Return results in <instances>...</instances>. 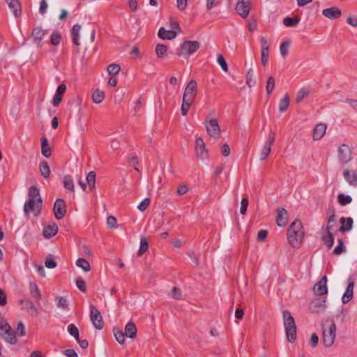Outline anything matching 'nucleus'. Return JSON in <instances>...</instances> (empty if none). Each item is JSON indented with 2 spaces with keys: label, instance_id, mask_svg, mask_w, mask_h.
I'll return each instance as SVG.
<instances>
[{
  "label": "nucleus",
  "instance_id": "4d7b16f0",
  "mask_svg": "<svg viewBox=\"0 0 357 357\" xmlns=\"http://www.w3.org/2000/svg\"><path fill=\"white\" fill-rule=\"evenodd\" d=\"M76 285L77 287V288L82 292H86V283L84 282V280L79 277L76 279Z\"/></svg>",
  "mask_w": 357,
  "mask_h": 357
},
{
  "label": "nucleus",
  "instance_id": "a19ab883",
  "mask_svg": "<svg viewBox=\"0 0 357 357\" xmlns=\"http://www.w3.org/2000/svg\"><path fill=\"white\" fill-rule=\"evenodd\" d=\"M338 245L334 248L333 253L335 255H340L346 252V248L344 245V241L341 238L337 239Z\"/></svg>",
  "mask_w": 357,
  "mask_h": 357
},
{
  "label": "nucleus",
  "instance_id": "6e6d98bb",
  "mask_svg": "<svg viewBox=\"0 0 357 357\" xmlns=\"http://www.w3.org/2000/svg\"><path fill=\"white\" fill-rule=\"evenodd\" d=\"M218 63L222 68V70L225 72L228 71L227 63L222 54H218Z\"/></svg>",
  "mask_w": 357,
  "mask_h": 357
},
{
  "label": "nucleus",
  "instance_id": "bb28decb",
  "mask_svg": "<svg viewBox=\"0 0 357 357\" xmlns=\"http://www.w3.org/2000/svg\"><path fill=\"white\" fill-rule=\"evenodd\" d=\"M326 125L324 123H318L313 130L314 140H319L326 133Z\"/></svg>",
  "mask_w": 357,
  "mask_h": 357
},
{
  "label": "nucleus",
  "instance_id": "c85d7f7f",
  "mask_svg": "<svg viewBox=\"0 0 357 357\" xmlns=\"http://www.w3.org/2000/svg\"><path fill=\"white\" fill-rule=\"evenodd\" d=\"M326 236H323L321 240L325 243L328 249L331 248L334 243V236L331 233V226L326 227Z\"/></svg>",
  "mask_w": 357,
  "mask_h": 357
},
{
  "label": "nucleus",
  "instance_id": "338daca9",
  "mask_svg": "<svg viewBox=\"0 0 357 357\" xmlns=\"http://www.w3.org/2000/svg\"><path fill=\"white\" fill-rule=\"evenodd\" d=\"M347 23L354 27H357V17L356 16L348 17L347 18Z\"/></svg>",
  "mask_w": 357,
  "mask_h": 357
},
{
  "label": "nucleus",
  "instance_id": "a18cd8bd",
  "mask_svg": "<svg viewBox=\"0 0 357 357\" xmlns=\"http://www.w3.org/2000/svg\"><path fill=\"white\" fill-rule=\"evenodd\" d=\"M61 39V35L60 32H59L58 31H54L52 33L51 37H50L51 44L54 46H56L60 43Z\"/></svg>",
  "mask_w": 357,
  "mask_h": 357
},
{
  "label": "nucleus",
  "instance_id": "69168bd1",
  "mask_svg": "<svg viewBox=\"0 0 357 357\" xmlns=\"http://www.w3.org/2000/svg\"><path fill=\"white\" fill-rule=\"evenodd\" d=\"M107 225L111 228V229H114L116 227V219L114 216H112V215H110L109 217H107Z\"/></svg>",
  "mask_w": 357,
  "mask_h": 357
},
{
  "label": "nucleus",
  "instance_id": "de8ad7c7",
  "mask_svg": "<svg viewBox=\"0 0 357 357\" xmlns=\"http://www.w3.org/2000/svg\"><path fill=\"white\" fill-rule=\"evenodd\" d=\"M309 93H310V90L305 89V88H302L298 92V94H297V96L296 98V102L297 103L301 102L304 98H305L306 96H307L309 95Z\"/></svg>",
  "mask_w": 357,
  "mask_h": 357
},
{
  "label": "nucleus",
  "instance_id": "c756f323",
  "mask_svg": "<svg viewBox=\"0 0 357 357\" xmlns=\"http://www.w3.org/2000/svg\"><path fill=\"white\" fill-rule=\"evenodd\" d=\"M137 329L135 324L132 321H129L125 327V335L131 339L135 338Z\"/></svg>",
  "mask_w": 357,
  "mask_h": 357
},
{
  "label": "nucleus",
  "instance_id": "4c0bfd02",
  "mask_svg": "<svg viewBox=\"0 0 357 357\" xmlns=\"http://www.w3.org/2000/svg\"><path fill=\"white\" fill-rule=\"evenodd\" d=\"M149 248V243L146 237L142 236L140 239V246L137 252V256L141 257Z\"/></svg>",
  "mask_w": 357,
  "mask_h": 357
},
{
  "label": "nucleus",
  "instance_id": "aec40b11",
  "mask_svg": "<svg viewBox=\"0 0 357 357\" xmlns=\"http://www.w3.org/2000/svg\"><path fill=\"white\" fill-rule=\"evenodd\" d=\"M322 15L327 18L336 20L341 17L342 11L339 8L333 6L324 9Z\"/></svg>",
  "mask_w": 357,
  "mask_h": 357
},
{
  "label": "nucleus",
  "instance_id": "864d4df0",
  "mask_svg": "<svg viewBox=\"0 0 357 357\" xmlns=\"http://www.w3.org/2000/svg\"><path fill=\"white\" fill-rule=\"evenodd\" d=\"M45 266L48 268H54L56 266V262L52 255H49L45 261Z\"/></svg>",
  "mask_w": 357,
  "mask_h": 357
},
{
  "label": "nucleus",
  "instance_id": "9d476101",
  "mask_svg": "<svg viewBox=\"0 0 357 357\" xmlns=\"http://www.w3.org/2000/svg\"><path fill=\"white\" fill-rule=\"evenodd\" d=\"M47 33V30L43 29L40 26L33 28L31 32L33 43L36 45L37 47H41L43 40Z\"/></svg>",
  "mask_w": 357,
  "mask_h": 357
},
{
  "label": "nucleus",
  "instance_id": "423d86ee",
  "mask_svg": "<svg viewBox=\"0 0 357 357\" xmlns=\"http://www.w3.org/2000/svg\"><path fill=\"white\" fill-rule=\"evenodd\" d=\"M200 47L198 41L185 40L176 50V55L178 56H190L194 54Z\"/></svg>",
  "mask_w": 357,
  "mask_h": 357
},
{
  "label": "nucleus",
  "instance_id": "6e6552de",
  "mask_svg": "<svg viewBox=\"0 0 357 357\" xmlns=\"http://www.w3.org/2000/svg\"><path fill=\"white\" fill-rule=\"evenodd\" d=\"M251 6L250 0H238L235 10L243 19H245L249 15Z\"/></svg>",
  "mask_w": 357,
  "mask_h": 357
},
{
  "label": "nucleus",
  "instance_id": "09e8293b",
  "mask_svg": "<svg viewBox=\"0 0 357 357\" xmlns=\"http://www.w3.org/2000/svg\"><path fill=\"white\" fill-rule=\"evenodd\" d=\"M86 181L91 188H93L96 184V172H90L86 176Z\"/></svg>",
  "mask_w": 357,
  "mask_h": 357
},
{
  "label": "nucleus",
  "instance_id": "1a4fd4ad",
  "mask_svg": "<svg viewBox=\"0 0 357 357\" xmlns=\"http://www.w3.org/2000/svg\"><path fill=\"white\" fill-rule=\"evenodd\" d=\"M275 134L273 131H271L267 140L264 143L263 149L260 153V160H264L268 156L271 151V147L275 142Z\"/></svg>",
  "mask_w": 357,
  "mask_h": 357
},
{
  "label": "nucleus",
  "instance_id": "5701e85b",
  "mask_svg": "<svg viewBox=\"0 0 357 357\" xmlns=\"http://www.w3.org/2000/svg\"><path fill=\"white\" fill-rule=\"evenodd\" d=\"M340 222L341 224V226L339 228V231L340 232L344 233L346 231H350L352 229L354 221L351 217H342L340 220Z\"/></svg>",
  "mask_w": 357,
  "mask_h": 357
},
{
  "label": "nucleus",
  "instance_id": "f8f14e48",
  "mask_svg": "<svg viewBox=\"0 0 357 357\" xmlns=\"http://www.w3.org/2000/svg\"><path fill=\"white\" fill-rule=\"evenodd\" d=\"M338 159L342 163H347L351 160V150L349 145L342 144L338 149Z\"/></svg>",
  "mask_w": 357,
  "mask_h": 357
},
{
  "label": "nucleus",
  "instance_id": "72a5a7b5",
  "mask_svg": "<svg viewBox=\"0 0 357 357\" xmlns=\"http://www.w3.org/2000/svg\"><path fill=\"white\" fill-rule=\"evenodd\" d=\"M40 172L45 178H48L50 176V169L47 161L43 160L39 165Z\"/></svg>",
  "mask_w": 357,
  "mask_h": 357
},
{
  "label": "nucleus",
  "instance_id": "412c9836",
  "mask_svg": "<svg viewBox=\"0 0 357 357\" xmlns=\"http://www.w3.org/2000/svg\"><path fill=\"white\" fill-rule=\"evenodd\" d=\"M66 91V86L64 84H61L57 87L56 93L54 94L52 100V105L54 107H57L61 102L63 96L65 93Z\"/></svg>",
  "mask_w": 357,
  "mask_h": 357
},
{
  "label": "nucleus",
  "instance_id": "8fccbe9b",
  "mask_svg": "<svg viewBox=\"0 0 357 357\" xmlns=\"http://www.w3.org/2000/svg\"><path fill=\"white\" fill-rule=\"evenodd\" d=\"M57 307L62 308L63 310H68V303L67 299L63 296H59L56 298Z\"/></svg>",
  "mask_w": 357,
  "mask_h": 357
},
{
  "label": "nucleus",
  "instance_id": "f3484780",
  "mask_svg": "<svg viewBox=\"0 0 357 357\" xmlns=\"http://www.w3.org/2000/svg\"><path fill=\"white\" fill-rule=\"evenodd\" d=\"M276 223L279 227H284L288 222L289 214L284 208H278L276 210Z\"/></svg>",
  "mask_w": 357,
  "mask_h": 357
},
{
  "label": "nucleus",
  "instance_id": "c03bdc74",
  "mask_svg": "<svg viewBox=\"0 0 357 357\" xmlns=\"http://www.w3.org/2000/svg\"><path fill=\"white\" fill-rule=\"evenodd\" d=\"M114 334L116 341L119 344H123L125 342V336H126L125 335V332L123 333L122 331L114 328Z\"/></svg>",
  "mask_w": 357,
  "mask_h": 357
},
{
  "label": "nucleus",
  "instance_id": "13d9d810",
  "mask_svg": "<svg viewBox=\"0 0 357 357\" xmlns=\"http://www.w3.org/2000/svg\"><path fill=\"white\" fill-rule=\"evenodd\" d=\"M151 202V199L149 198H145L142 202H140V204L138 205L137 208L140 211H144L148 206H149Z\"/></svg>",
  "mask_w": 357,
  "mask_h": 357
},
{
  "label": "nucleus",
  "instance_id": "c9c22d12",
  "mask_svg": "<svg viewBox=\"0 0 357 357\" xmlns=\"http://www.w3.org/2000/svg\"><path fill=\"white\" fill-rule=\"evenodd\" d=\"M63 183L64 187L67 190H68L73 192L75 191L74 181H73V179L72 178L71 176L66 175L63 177Z\"/></svg>",
  "mask_w": 357,
  "mask_h": 357
},
{
  "label": "nucleus",
  "instance_id": "603ef678",
  "mask_svg": "<svg viewBox=\"0 0 357 357\" xmlns=\"http://www.w3.org/2000/svg\"><path fill=\"white\" fill-rule=\"evenodd\" d=\"M121 70V67L118 64H110L107 66V70L109 75H117Z\"/></svg>",
  "mask_w": 357,
  "mask_h": 357
},
{
  "label": "nucleus",
  "instance_id": "f257e3e1",
  "mask_svg": "<svg viewBox=\"0 0 357 357\" xmlns=\"http://www.w3.org/2000/svg\"><path fill=\"white\" fill-rule=\"evenodd\" d=\"M305 231L300 220H295L289 226L287 238L289 243L294 248H299L304 238Z\"/></svg>",
  "mask_w": 357,
  "mask_h": 357
},
{
  "label": "nucleus",
  "instance_id": "a878e982",
  "mask_svg": "<svg viewBox=\"0 0 357 357\" xmlns=\"http://www.w3.org/2000/svg\"><path fill=\"white\" fill-rule=\"evenodd\" d=\"M8 3V7L13 13L15 17H19L21 15L22 9L21 4L19 0H5Z\"/></svg>",
  "mask_w": 357,
  "mask_h": 357
},
{
  "label": "nucleus",
  "instance_id": "393cba45",
  "mask_svg": "<svg viewBox=\"0 0 357 357\" xmlns=\"http://www.w3.org/2000/svg\"><path fill=\"white\" fill-rule=\"evenodd\" d=\"M58 226L56 223L48 225L45 227L43 231V236L46 238H50L54 236L58 232Z\"/></svg>",
  "mask_w": 357,
  "mask_h": 357
},
{
  "label": "nucleus",
  "instance_id": "2f4dec72",
  "mask_svg": "<svg viewBox=\"0 0 357 357\" xmlns=\"http://www.w3.org/2000/svg\"><path fill=\"white\" fill-rule=\"evenodd\" d=\"M29 290H30V294L31 297L36 300L39 301L42 298V294L40 293V291L39 288L38 287V285L35 282H30L29 283Z\"/></svg>",
  "mask_w": 357,
  "mask_h": 357
},
{
  "label": "nucleus",
  "instance_id": "dca6fc26",
  "mask_svg": "<svg viewBox=\"0 0 357 357\" xmlns=\"http://www.w3.org/2000/svg\"><path fill=\"white\" fill-rule=\"evenodd\" d=\"M195 151L197 158L204 160L207 157V150L206 149L205 143L200 137L196 138Z\"/></svg>",
  "mask_w": 357,
  "mask_h": 357
},
{
  "label": "nucleus",
  "instance_id": "0e129e2a",
  "mask_svg": "<svg viewBox=\"0 0 357 357\" xmlns=\"http://www.w3.org/2000/svg\"><path fill=\"white\" fill-rule=\"evenodd\" d=\"M7 304V295L5 291L0 288V305L5 306Z\"/></svg>",
  "mask_w": 357,
  "mask_h": 357
},
{
  "label": "nucleus",
  "instance_id": "b1692460",
  "mask_svg": "<svg viewBox=\"0 0 357 357\" xmlns=\"http://www.w3.org/2000/svg\"><path fill=\"white\" fill-rule=\"evenodd\" d=\"M343 176L351 185L357 186V172L356 171L350 172L349 169H344Z\"/></svg>",
  "mask_w": 357,
  "mask_h": 357
},
{
  "label": "nucleus",
  "instance_id": "9b49d317",
  "mask_svg": "<svg viewBox=\"0 0 357 357\" xmlns=\"http://www.w3.org/2000/svg\"><path fill=\"white\" fill-rule=\"evenodd\" d=\"M54 213L57 220L63 218L66 213V205L63 199H57L54 204Z\"/></svg>",
  "mask_w": 357,
  "mask_h": 357
},
{
  "label": "nucleus",
  "instance_id": "5fc2aeb1",
  "mask_svg": "<svg viewBox=\"0 0 357 357\" xmlns=\"http://www.w3.org/2000/svg\"><path fill=\"white\" fill-rule=\"evenodd\" d=\"M289 46H290V42L287 41V40L283 42L280 45V54L282 56L285 57L288 54V53H289L288 49H289Z\"/></svg>",
  "mask_w": 357,
  "mask_h": 357
},
{
  "label": "nucleus",
  "instance_id": "f704fd0d",
  "mask_svg": "<svg viewBox=\"0 0 357 357\" xmlns=\"http://www.w3.org/2000/svg\"><path fill=\"white\" fill-rule=\"evenodd\" d=\"M105 97L104 91L97 89L94 91V92L92 94V100L93 102L99 104L102 102Z\"/></svg>",
  "mask_w": 357,
  "mask_h": 357
},
{
  "label": "nucleus",
  "instance_id": "e433bc0d",
  "mask_svg": "<svg viewBox=\"0 0 357 357\" xmlns=\"http://www.w3.org/2000/svg\"><path fill=\"white\" fill-rule=\"evenodd\" d=\"M290 98L288 94H286L284 97L280 100L279 103V110L281 113L287 111L289 105Z\"/></svg>",
  "mask_w": 357,
  "mask_h": 357
},
{
  "label": "nucleus",
  "instance_id": "3c124183",
  "mask_svg": "<svg viewBox=\"0 0 357 357\" xmlns=\"http://www.w3.org/2000/svg\"><path fill=\"white\" fill-rule=\"evenodd\" d=\"M275 82L274 77L272 76H270L268 78L266 86V92H267L268 95H270L273 92L274 87H275Z\"/></svg>",
  "mask_w": 357,
  "mask_h": 357
},
{
  "label": "nucleus",
  "instance_id": "cd10ccee",
  "mask_svg": "<svg viewBox=\"0 0 357 357\" xmlns=\"http://www.w3.org/2000/svg\"><path fill=\"white\" fill-rule=\"evenodd\" d=\"M158 37L162 40H172L176 38V32L174 30H166L164 27H160L158 31Z\"/></svg>",
  "mask_w": 357,
  "mask_h": 357
},
{
  "label": "nucleus",
  "instance_id": "bf43d9fd",
  "mask_svg": "<svg viewBox=\"0 0 357 357\" xmlns=\"http://www.w3.org/2000/svg\"><path fill=\"white\" fill-rule=\"evenodd\" d=\"M181 290L176 287H173L171 292V296L174 299L179 300L181 298Z\"/></svg>",
  "mask_w": 357,
  "mask_h": 357
},
{
  "label": "nucleus",
  "instance_id": "79ce46f5",
  "mask_svg": "<svg viewBox=\"0 0 357 357\" xmlns=\"http://www.w3.org/2000/svg\"><path fill=\"white\" fill-rule=\"evenodd\" d=\"M338 202L342 206H345L351 202V197L350 195H344L343 193L339 194L337 196Z\"/></svg>",
  "mask_w": 357,
  "mask_h": 357
},
{
  "label": "nucleus",
  "instance_id": "052dcab7",
  "mask_svg": "<svg viewBox=\"0 0 357 357\" xmlns=\"http://www.w3.org/2000/svg\"><path fill=\"white\" fill-rule=\"evenodd\" d=\"M68 332L73 337L79 333L78 328L73 324H70L68 326Z\"/></svg>",
  "mask_w": 357,
  "mask_h": 357
},
{
  "label": "nucleus",
  "instance_id": "4be33fe9",
  "mask_svg": "<svg viewBox=\"0 0 357 357\" xmlns=\"http://www.w3.org/2000/svg\"><path fill=\"white\" fill-rule=\"evenodd\" d=\"M354 285V282L349 280L346 291L342 298V303L346 304L353 298Z\"/></svg>",
  "mask_w": 357,
  "mask_h": 357
},
{
  "label": "nucleus",
  "instance_id": "f03ea898",
  "mask_svg": "<svg viewBox=\"0 0 357 357\" xmlns=\"http://www.w3.org/2000/svg\"><path fill=\"white\" fill-rule=\"evenodd\" d=\"M197 95V83L196 80L191 79L189 81L184 90L182 105H181V114L186 116L188 110L193 103Z\"/></svg>",
  "mask_w": 357,
  "mask_h": 357
},
{
  "label": "nucleus",
  "instance_id": "39448f33",
  "mask_svg": "<svg viewBox=\"0 0 357 357\" xmlns=\"http://www.w3.org/2000/svg\"><path fill=\"white\" fill-rule=\"evenodd\" d=\"M283 324L287 340L294 342L296 339L297 328L294 317L288 310L283 312Z\"/></svg>",
  "mask_w": 357,
  "mask_h": 357
},
{
  "label": "nucleus",
  "instance_id": "ea45409f",
  "mask_svg": "<svg viewBox=\"0 0 357 357\" xmlns=\"http://www.w3.org/2000/svg\"><path fill=\"white\" fill-rule=\"evenodd\" d=\"M76 265L82 268L85 272H88L91 270L90 264L84 258H79L76 261Z\"/></svg>",
  "mask_w": 357,
  "mask_h": 357
},
{
  "label": "nucleus",
  "instance_id": "20e7f679",
  "mask_svg": "<svg viewBox=\"0 0 357 357\" xmlns=\"http://www.w3.org/2000/svg\"><path fill=\"white\" fill-rule=\"evenodd\" d=\"M323 344L330 347L334 343L336 336V326L334 321L328 318L322 325Z\"/></svg>",
  "mask_w": 357,
  "mask_h": 357
},
{
  "label": "nucleus",
  "instance_id": "6ab92c4d",
  "mask_svg": "<svg viewBox=\"0 0 357 357\" xmlns=\"http://www.w3.org/2000/svg\"><path fill=\"white\" fill-rule=\"evenodd\" d=\"M0 334L6 342L10 343V344H17V340L16 337V333L13 330L11 326L2 331Z\"/></svg>",
  "mask_w": 357,
  "mask_h": 357
},
{
  "label": "nucleus",
  "instance_id": "4468645a",
  "mask_svg": "<svg viewBox=\"0 0 357 357\" xmlns=\"http://www.w3.org/2000/svg\"><path fill=\"white\" fill-rule=\"evenodd\" d=\"M310 310L312 312L316 314H320L325 311L326 305V299L321 298H317L311 301L310 304Z\"/></svg>",
  "mask_w": 357,
  "mask_h": 357
},
{
  "label": "nucleus",
  "instance_id": "a211bd4d",
  "mask_svg": "<svg viewBox=\"0 0 357 357\" xmlns=\"http://www.w3.org/2000/svg\"><path fill=\"white\" fill-rule=\"evenodd\" d=\"M206 130L211 137H217L219 135L220 129L218 121L215 119H211L206 124Z\"/></svg>",
  "mask_w": 357,
  "mask_h": 357
},
{
  "label": "nucleus",
  "instance_id": "774afa93",
  "mask_svg": "<svg viewBox=\"0 0 357 357\" xmlns=\"http://www.w3.org/2000/svg\"><path fill=\"white\" fill-rule=\"evenodd\" d=\"M63 354L68 357H78L77 354L73 349H68L63 351Z\"/></svg>",
  "mask_w": 357,
  "mask_h": 357
},
{
  "label": "nucleus",
  "instance_id": "37998d69",
  "mask_svg": "<svg viewBox=\"0 0 357 357\" xmlns=\"http://www.w3.org/2000/svg\"><path fill=\"white\" fill-rule=\"evenodd\" d=\"M283 23L286 26H296L299 23V19L296 17H286L283 20Z\"/></svg>",
  "mask_w": 357,
  "mask_h": 357
},
{
  "label": "nucleus",
  "instance_id": "ddd939ff",
  "mask_svg": "<svg viewBox=\"0 0 357 357\" xmlns=\"http://www.w3.org/2000/svg\"><path fill=\"white\" fill-rule=\"evenodd\" d=\"M22 310H26L32 317H36L38 315V310L32 301L28 299H21L19 301Z\"/></svg>",
  "mask_w": 357,
  "mask_h": 357
},
{
  "label": "nucleus",
  "instance_id": "49530a36",
  "mask_svg": "<svg viewBox=\"0 0 357 357\" xmlns=\"http://www.w3.org/2000/svg\"><path fill=\"white\" fill-rule=\"evenodd\" d=\"M246 84L249 87L254 86L256 84V81L254 79V72L252 68L249 69L246 74Z\"/></svg>",
  "mask_w": 357,
  "mask_h": 357
},
{
  "label": "nucleus",
  "instance_id": "680f3d73",
  "mask_svg": "<svg viewBox=\"0 0 357 357\" xmlns=\"http://www.w3.org/2000/svg\"><path fill=\"white\" fill-rule=\"evenodd\" d=\"M248 203H249V201L247 197L242 199L241 203V209H240V212L242 215H245L246 213Z\"/></svg>",
  "mask_w": 357,
  "mask_h": 357
},
{
  "label": "nucleus",
  "instance_id": "473e14b6",
  "mask_svg": "<svg viewBox=\"0 0 357 357\" xmlns=\"http://www.w3.org/2000/svg\"><path fill=\"white\" fill-rule=\"evenodd\" d=\"M41 142V152L45 158H50L51 155V149L48 144V140L46 137H43L40 139Z\"/></svg>",
  "mask_w": 357,
  "mask_h": 357
},
{
  "label": "nucleus",
  "instance_id": "7ed1b4c3",
  "mask_svg": "<svg viewBox=\"0 0 357 357\" xmlns=\"http://www.w3.org/2000/svg\"><path fill=\"white\" fill-rule=\"evenodd\" d=\"M29 199L24 205V214L29 217L30 212H34L36 208L40 210L43 200L40 195L39 189L36 186H31L29 189Z\"/></svg>",
  "mask_w": 357,
  "mask_h": 357
},
{
  "label": "nucleus",
  "instance_id": "7c9ffc66",
  "mask_svg": "<svg viewBox=\"0 0 357 357\" xmlns=\"http://www.w3.org/2000/svg\"><path fill=\"white\" fill-rule=\"evenodd\" d=\"M81 30V26L79 24H75L71 30V36H72V40L73 43L75 46H79L80 42H79V32Z\"/></svg>",
  "mask_w": 357,
  "mask_h": 357
},
{
  "label": "nucleus",
  "instance_id": "0eeeda50",
  "mask_svg": "<svg viewBox=\"0 0 357 357\" xmlns=\"http://www.w3.org/2000/svg\"><path fill=\"white\" fill-rule=\"evenodd\" d=\"M90 319L93 326L98 329L101 330L104 326V321L102 314L98 308L93 304L90 305Z\"/></svg>",
  "mask_w": 357,
  "mask_h": 357
},
{
  "label": "nucleus",
  "instance_id": "2eb2a0df",
  "mask_svg": "<svg viewBox=\"0 0 357 357\" xmlns=\"http://www.w3.org/2000/svg\"><path fill=\"white\" fill-rule=\"evenodd\" d=\"M327 277L324 275L314 286V293L317 296H323L327 294L328 288L326 286Z\"/></svg>",
  "mask_w": 357,
  "mask_h": 357
},
{
  "label": "nucleus",
  "instance_id": "e2e57ef3",
  "mask_svg": "<svg viewBox=\"0 0 357 357\" xmlns=\"http://www.w3.org/2000/svg\"><path fill=\"white\" fill-rule=\"evenodd\" d=\"M16 333L20 336H25L26 335L25 326H24V324L22 322L20 321L17 324V329H16Z\"/></svg>",
  "mask_w": 357,
  "mask_h": 357
},
{
  "label": "nucleus",
  "instance_id": "58836bf2",
  "mask_svg": "<svg viewBox=\"0 0 357 357\" xmlns=\"http://www.w3.org/2000/svg\"><path fill=\"white\" fill-rule=\"evenodd\" d=\"M167 52V47L162 44H158L155 47V53L158 58H163Z\"/></svg>",
  "mask_w": 357,
  "mask_h": 357
}]
</instances>
